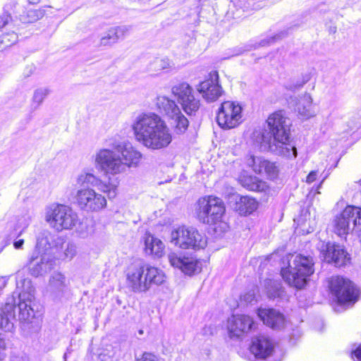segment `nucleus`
<instances>
[{
  "label": "nucleus",
  "mask_w": 361,
  "mask_h": 361,
  "mask_svg": "<svg viewBox=\"0 0 361 361\" xmlns=\"http://www.w3.org/2000/svg\"><path fill=\"white\" fill-rule=\"evenodd\" d=\"M18 298L19 320L22 328L28 333L38 331L41 324V314L35 312V288L29 279H21L16 281V289L11 298L7 299L4 307H0V329L11 331L16 320V296Z\"/></svg>",
  "instance_id": "1"
},
{
  "label": "nucleus",
  "mask_w": 361,
  "mask_h": 361,
  "mask_svg": "<svg viewBox=\"0 0 361 361\" xmlns=\"http://www.w3.org/2000/svg\"><path fill=\"white\" fill-rule=\"evenodd\" d=\"M266 123L267 128H257L252 133L255 147L262 152L295 158L297 150L289 143L290 124L284 112L277 111L270 114Z\"/></svg>",
  "instance_id": "2"
},
{
  "label": "nucleus",
  "mask_w": 361,
  "mask_h": 361,
  "mask_svg": "<svg viewBox=\"0 0 361 361\" xmlns=\"http://www.w3.org/2000/svg\"><path fill=\"white\" fill-rule=\"evenodd\" d=\"M142 154L130 143L121 142L112 149L101 148L94 154L95 168L105 175L115 176L137 168Z\"/></svg>",
  "instance_id": "3"
},
{
  "label": "nucleus",
  "mask_w": 361,
  "mask_h": 361,
  "mask_svg": "<svg viewBox=\"0 0 361 361\" xmlns=\"http://www.w3.org/2000/svg\"><path fill=\"white\" fill-rule=\"evenodd\" d=\"M135 140L144 147L161 150L169 146L173 135L165 121L158 114L142 113L135 117L131 125Z\"/></svg>",
  "instance_id": "4"
},
{
  "label": "nucleus",
  "mask_w": 361,
  "mask_h": 361,
  "mask_svg": "<svg viewBox=\"0 0 361 361\" xmlns=\"http://www.w3.org/2000/svg\"><path fill=\"white\" fill-rule=\"evenodd\" d=\"M166 280L164 272L149 264H132L126 270V285L135 293H145Z\"/></svg>",
  "instance_id": "5"
},
{
  "label": "nucleus",
  "mask_w": 361,
  "mask_h": 361,
  "mask_svg": "<svg viewBox=\"0 0 361 361\" xmlns=\"http://www.w3.org/2000/svg\"><path fill=\"white\" fill-rule=\"evenodd\" d=\"M225 210L222 200L213 196L200 198L195 208V214L200 222L210 225L219 224L223 231L228 228V224L222 221Z\"/></svg>",
  "instance_id": "6"
},
{
  "label": "nucleus",
  "mask_w": 361,
  "mask_h": 361,
  "mask_svg": "<svg viewBox=\"0 0 361 361\" xmlns=\"http://www.w3.org/2000/svg\"><path fill=\"white\" fill-rule=\"evenodd\" d=\"M314 264L312 257L297 255L288 267L281 269L282 278L289 286L301 289L305 287L308 278L314 273Z\"/></svg>",
  "instance_id": "7"
},
{
  "label": "nucleus",
  "mask_w": 361,
  "mask_h": 361,
  "mask_svg": "<svg viewBox=\"0 0 361 361\" xmlns=\"http://www.w3.org/2000/svg\"><path fill=\"white\" fill-rule=\"evenodd\" d=\"M44 219L57 232L73 230L80 223L78 213L71 207L56 203L45 208Z\"/></svg>",
  "instance_id": "8"
},
{
  "label": "nucleus",
  "mask_w": 361,
  "mask_h": 361,
  "mask_svg": "<svg viewBox=\"0 0 361 361\" xmlns=\"http://www.w3.org/2000/svg\"><path fill=\"white\" fill-rule=\"evenodd\" d=\"M335 233L343 237L353 231H361V208L348 205L336 214L332 221Z\"/></svg>",
  "instance_id": "9"
},
{
  "label": "nucleus",
  "mask_w": 361,
  "mask_h": 361,
  "mask_svg": "<svg viewBox=\"0 0 361 361\" xmlns=\"http://www.w3.org/2000/svg\"><path fill=\"white\" fill-rule=\"evenodd\" d=\"M171 243L182 249H204L207 244L205 235L196 228L180 226L171 233Z\"/></svg>",
  "instance_id": "10"
},
{
  "label": "nucleus",
  "mask_w": 361,
  "mask_h": 361,
  "mask_svg": "<svg viewBox=\"0 0 361 361\" xmlns=\"http://www.w3.org/2000/svg\"><path fill=\"white\" fill-rule=\"evenodd\" d=\"M328 282L331 293L336 296L339 304L349 306L357 301L358 290L348 279L333 276Z\"/></svg>",
  "instance_id": "11"
},
{
  "label": "nucleus",
  "mask_w": 361,
  "mask_h": 361,
  "mask_svg": "<svg viewBox=\"0 0 361 361\" xmlns=\"http://www.w3.org/2000/svg\"><path fill=\"white\" fill-rule=\"evenodd\" d=\"M74 199L78 207L87 213L99 212L107 204L104 196L89 187L78 190Z\"/></svg>",
  "instance_id": "12"
},
{
  "label": "nucleus",
  "mask_w": 361,
  "mask_h": 361,
  "mask_svg": "<svg viewBox=\"0 0 361 361\" xmlns=\"http://www.w3.org/2000/svg\"><path fill=\"white\" fill-rule=\"evenodd\" d=\"M178 103L188 115H195L200 107V100L194 95L193 89L187 82H181L171 88Z\"/></svg>",
  "instance_id": "13"
},
{
  "label": "nucleus",
  "mask_w": 361,
  "mask_h": 361,
  "mask_svg": "<svg viewBox=\"0 0 361 361\" xmlns=\"http://www.w3.org/2000/svg\"><path fill=\"white\" fill-rule=\"evenodd\" d=\"M242 107L234 102L226 101L221 104L216 116V122L223 129L235 128L241 123Z\"/></svg>",
  "instance_id": "14"
},
{
  "label": "nucleus",
  "mask_w": 361,
  "mask_h": 361,
  "mask_svg": "<svg viewBox=\"0 0 361 361\" xmlns=\"http://www.w3.org/2000/svg\"><path fill=\"white\" fill-rule=\"evenodd\" d=\"M197 92L207 102L216 101L223 94L224 90L219 81V73L211 71L196 87Z\"/></svg>",
  "instance_id": "15"
},
{
  "label": "nucleus",
  "mask_w": 361,
  "mask_h": 361,
  "mask_svg": "<svg viewBox=\"0 0 361 361\" xmlns=\"http://www.w3.org/2000/svg\"><path fill=\"white\" fill-rule=\"evenodd\" d=\"M54 262L51 256L47 253L34 250L26 264L29 274L38 277L51 271L54 267Z\"/></svg>",
  "instance_id": "16"
},
{
  "label": "nucleus",
  "mask_w": 361,
  "mask_h": 361,
  "mask_svg": "<svg viewBox=\"0 0 361 361\" xmlns=\"http://www.w3.org/2000/svg\"><path fill=\"white\" fill-rule=\"evenodd\" d=\"M323 259L328 263L333 262L336 267L345 266L350 262V257L343 247L339 245L322 242L319 245Z\"/></svg>",
  "instance_id": "17"
},
{
  "label": "nucleus",
  "mask_w": 361,
  "mask_h": 361,
  "mask_svg": "<svg viewBox=\"0 0 361 361\" xmlns=\"http://www.w3.org/2000/svg\"><path fill=\"white\" fill-rule=\"evenodd\" d=\"M170 264L180 269L187 275L197 274L202 270V263L192 256H185L176 253H171L168 256Z\"/></svg>",
  "instance_id": "18"
},
{
  "label": "nucleus",
  "mask_w": 361,
  "mask_h": 361,
  "mask_svg": "<svg viewBox=\"0 0 361 361\" xmlns=\"http://www.w3.org/2000/svg\"><path fill=\"white\" fill-rule=\"evenodd\" d=\"M252 319L245 314L233 315L228 321V330L231 338H240L252 328Z\"/></svg>",
  "instance_id": "19"
},
{
  "label": "nucleus",
  "mask_w": 361,
  "mask_h": 361,
  "mask_svg": "<svg viewBox=\"0 0 361 361\" xmlns=\"http://www.w3.org/2000/svg\"><path fill=\"white\" fill-rule=\"evenodd\" d=\"M68 282L64 274L54 271L49 277L46 293L53 299L61 298L68 289Z\"/></svg>",
  "instance_id": "20"
},
{
  "label": "nucleus",
  "mask_w": 361,
  "mask_h": 361,
  "mask_svg": "<svg viewBox=\"0 0 361 361\" xmlns=\"http://www.w3.org/2000/svg\"><path fill=\"white\" fill-rule=\"evenodd\" d=\"M257 314L264 324L273 329H281L285 325L286 319L284 315L276 310L260 308L258 310Z\"/></svg>",
  "instance_id": "21"
},
{
  "label": "nucleus",
  "mask_w": 361,
  "mask_h": 361,
  "mask_svg": "<svg viewBox=\"0 0 361 361\" xmlns=\"http://www.w3.org/2000/svg\"><path fill=\"white\" fill-rule=\"evenodd\" d=\"M142 240L145 245V252L154 258H161L165 254V245L158 238L149 233H145Z\"/></svg>",
  "instance_id": "22"
},
{
  "label": "nucleus",
  "mask_w": 361,
  "mask_h": 361,
  "mask_svg": "<svg viewBox=\"0 0 361 361\" xmlns=\"http://www.w3.org/2000/svg\"><path fill=\"white\" fill-rule=\"evenodd\" d=\"M273 348L271 341L264 336H260L253 338L250 351L255 357L264 360L272 353Z\"/></svg>",
  "instance_id": "23"
},
{
  "label": "nucleus",
  "mask_w": 361,
  "mask_h": 361,
  "mask_svg": "<svg viewBox=\"0 0 361 361\" xmlns=\"http://www.w3.org/2000/svg\"><path fill=\"white\" fill-rule=\"evenodd\" d=\"M292 102L295 110L303 118H309L315 115L313 99L310 94L305 93L298 99H291L290 104Z\"/></svg>",
  "instance_id": "24"
},
{
  "label": "nucleus",
  "mask_w": 361,
  "mask_h": 361,
  "mask_svg": "<svg viewBox=\"0 0 361 361\" xmlns=\"http://www.w3.org/2000/svg\"><path fill=\"white\" fill-rule=\"evenodd\" d=\"M130 26L121 25L110 28L100 39V45L111 46L128 35Z\"/></svg>",
  "instance_id": "25"
},
{
  "label": "nucleus",
  "mask_w": 361,
  "mask_h": 361,
  "mask_svg": "<svg viewBox=\"0 0 361 361\" xmlns=\"http://www.w3.org/2000/svg\"><path fill=\"white\" fill-rule=\"evenodd\" d=\"M157 106L159 111L170 118L179 114L180 109L173 100L165 96H159L157 98Z\"/></svg>",
  "instance_id": "26"
},
{
  "label": "nucleus",
  "mask_w": 361,
  "mask_h": 361,
  "mask_svg": "<svg viewBox=\"0 0 361 361\" xmlns=\"http://www.w3.org/2000/svg\"><path fill=\"white\" fill-rule=\"evenodd\" d=\"M257 202L249 196H241L236 202L235 209L241 215L252 213L257 208Z\"/></svg>",
  "instance_id": "27"
},
{
  "label": "nucleus",
  "mask_w": 361,
  "mask_h": 361,
  "mask_svg": "<svg viewBox=\"0 0 361 361\" xmlns=\"http://www.w3.org/2000/svg\"><path fill=\"white\" fill-rule=\"evenodd\" d=\"M118 183L113 180L111 178H109L108 181H104L97 177V180L92 186H95L100 191L108 193L109 197H114L116 195V189Z\"/></svg>",
  "instance_id": "28"
},
{
  "label": "nucleus",
  "mask_w": 361,
  "mask_h": 361,
  "mask_svg": "<svg viewBox=\"0 0 361 361\" xmlns=\"http://www.w3.org/2000/svg\"><path fill=\"white\" fill-rule=\"evenodd\" d=\"M44 15L42 10H27L23 14L20 15V20L23 23H32L41 19Z\"/></svg>",
  "instance_id": "29"
},
{
  "label": "nucleus",
  "mask_w": 361,
  "mask_h": 361,
  "mask_svg": "<svg viewBox=\"0 0 361 361\" xmlns=\"http://www.w3.org/2000/svg\"><path fill=\"white\" fill-rule=\"evenodd\" d=\"M49 94V90L47 87H39L36 89L34 91L32 97V107L34 109H38Z\"/></svg>",
  "instance_id": "30"
},
{
  "label": "nucleus",
  "mask_w": 361,
  "mask_h": 361,
  "mask_svg": "<svg viewBox=\"0 0 361 361\" xmlns=\"http://www.w3.org/2000/svg\"><path fill=\"white\" fill-rule=\"evenodd\" d=\"M18 36L15 31L4 32L0 36V49H4L15 44Z\"/></svg>",
  "instance_id": "31"
},
{
  "label": "nucleus",
  "mask_w": 361,
  "mask_h": 361,
  "mask_svg": "<svg viewBox=\"0 0 361 361\" xmlns=\"http://www.w3.org/2000/svg\"><path fill=\"white\" fill-rule=\"evenodd\" d=\"M264 162H268V161L262 159V157H257L252 155L247 160V165L251 166L253 171L257 173H263L265 166Z\"/></svg>",
  "instance_id": "32"
},
{
  "label": "nucleus",
  "mask_w": 361,
  "mask_h": 361,
  "mask_svg": "<svg viewBox=\"0 0 361 361\" xmlns=\"http://www.w3.org/2000/svg\"><path fill=\"white\" fill-rule=\"evenodd\" d=\"M50 233L48 231L40 232L37 237V243L35 250L40 252V250H47L50 247L49 243Z\"/></svg>",
  "instance_id": "33"
},
{
  "label": "nucleus",
  "mask_w": 361,
  "mask_h": 361,
  "mask_svg": "<svg viewBox=\"0 0 361 361\" xmlns=\"http://www.w3.org/2000/svg\"><path fill=\"white\" fill-rule=\"evenodd\" d=\"M174 120L176 130L179 133H184L188 127V120L181 114L180 110L179 114L174 117H171Z\"/></svg>",
  "instance_id": "34"
},
{
  "label": "nucleus",
  "mask_w": 361,
  "mask_h": 361,
  "mask_svg": "<svg viewBox=\"0 0 361 361\" xmlns=\"http://www.w3.org/2000/svg\"><path fill=\"white\" fill-rule=\"evenodd\" d=\"M97 180V176L93 173L82 172L77 176L76 183L80 185H83L85 184H90L91 185H93V184L95 183V180Z\"/></svg>",
  "instance_id": "35"
},
{
  "label": "nucleus",
  "mask_w": 361,
  "mask_h": 361,
  "mask_svg": "<svg viewBox=\"0 0 361 361\" xmlns=\"http://www.w3.org/2000/svg\"><path fill=\"white\" fill-rule=\"evenodd\" d=\"M77 253L76 245L73 242H68L64 248L63 259L71 260L76 256Z\"/></svg>",
  "instance_id": "36"
},
{
  "label": "nucleus",
  "mask_w": 361,
  "mask_h": 361,
  "mask_svg": "<svg viewBox=\"0 0 361 361\" xmlns=\"http://www.w3.org/2000/svg\"><path fill=\"white\" fill-rule=\"evenodd\" d=\"M242 185L250 190H259L260 185L257 183V178L252 177L245 178L241 180Z\"/></svg>",
  "instance_id": "37"
},
{
  "label": "nucleus",
  "mask_w": 361,
  "mask_h": 361,
  "mask_svg": "<svg viewBox=\"0 0 361 361\" xmlns=\"http://www.w3.org/2000/svg\"><path fill=\"white\" fill-rule=\"evenodd\" d=\"M264 164H265V166L263 173H266L270 178H274L278 173V169L275 164L269 161L268 162H264Z\"/></svg>",
  "instance_id": "38"
},
{
  "label": "nucleus",
  "mask_w": 361,
  "mask_h": 361,
  "mask_svg": "<svg viewBox=\"0 0 361 361\" xmlns=\"http://www.w3.org/2000/svg\"><path fill=\"white\" fill-rule=\"evenodd\" d=\"M19 1L20 0H8L4 8V11L8 13L11 12L18 13L20 11H18L17 7L19 5Z\"/></svg>",
  "instance_id": "39"
},
{
  "label": "nucleus",
  "mask_w": 361,
  "mask_h": 361,
  "mask_svg": "<svg viewBox=\"0 0 361 361\" xmlns=\"http://www.w3.org/2000/svg\"><path fill=\"white\" fill-rule=\"evenodd\" d=\"M272 283V288L273 290H268V296L270 298H276L280 297L283 290H281V287L280 284L277 282H271Z\"/></svg>",
  "instance_id": "40"
},
{
  "label": "nucleus",
  "mask_w": 361,
  "mask_h": 361,
  "mask_svg": "<svg viewBox=\"0 0 361 361\" xmlns=\"http://www.w3.org/2000/svg\"><path fill=\"white\" fill-rule=\"evenodd\" d=\"M311 78V75L310 73L302 74L301 78L298 80L295 84L293 86H290V90H295L302 87L305 84H306Z\"/></svg>",
  "instance_id": "41"
},
{
  "label": "nucleus",
  "mask_w": 361,
  "mask_h": 361,
  "mask_svg": "<svg viewBox=\"0 0 361 361\" xmlns=\"http://www.w3.org/2000/svg\"><path fill=\"white\" fill-rule=\"evenodd\" d=\"M13 24L12 17L11 13H6L0 16V30L4 28L6 26H11Z\"/></svg>",
  "instance_id": "42"
},
{
  "label": "nucleus",
  "mask_w": 361,
  "mask_h": 361,
  "mask_svg": "<svg viewBox=\"0 0 361 361\" xmlns=\"http://www.w3.org/2000/svg\"><path fill=\"white\" fill-rule=\"evenodd\" d=\"M154 64L159 70H165L171 67V62L169 59H157Z\"/></svg>",
  "instance_id": "43"
},
{
  "label": "nucleus",
  "mask_w": 361,
  "mask_h": 361,
  "mask_svg": "<svg viewBox=\"0 0 361 361\" xmlns=\"http://www.w3.org/2000/svg\"><path fill=\"white\" fill-rule=\"evenodd\" d=\"M136 361H160L159 359L154 354L145 353L141 357L137 358Z\"/></svg>",
  "instance_id": "44"
},
{
  "label": "nucleus",
  "mask_w": 361,
  "mask_h": 361,
  "mask_svg": "<svg viewBox=\"0 0 361 361\" xmlns=\"http://www.w3.org/2000/svg\"><path fill=\"white\" fill-rule=\"evenodd\" d=\"M283 35H284V33L281 32V33L271 37H269L267 39H263L260 42L259 46L263 47V46L269 45V44H271L272 42H274L275 40H276L279 38H281Z\"/></svg>",
  "instance_id": "45"
},
{
  "label": "nucleus",
  "mask_w": 361,
  "mask_h": 361,
  "mask_svg": "<svg viewBox=\"0 0 361 361\" xmlns=\"http://www.w3.org/2000/svg\"><path fill=\"white\" fill-rule=\"evenodd\" d=\"M31 221V218L30 216H27V217H25L22 222H20V227H22V229L21 231H20L19 234H18V236L21 235L22 233L24 232V231L27 228V226H29L30 223Z\"/></svg>",
  "instance_id": "46"
},
{
  "label": "nucleus",
  "mask_w": 361,
  "mask_h": 361,
  "mask_svg": "<svg viewBox=\"0 0 361 361\" xmlns=\"http://www.w3.org/2000/svg\"><path fill=\"white\" fill-rule=\"evenodd\" d=\"M317 171H311L307 176L306 182L308 183H312V182H314L317 179Z\"/></svg>",
  "instance_id": "47"
},
{
  "label": "nucleus",
  "mask_w": 361,
  "mask_h": 361,
  "mask_svg": "<svg viewBox=\"0 0 361 361\" xmlns=\"http://www.w3.org/2000/svg\"><path fill=\"white\" fill-rule=\"evenodd\" d=\"M352 358L353 360L356 358L358 361H361V345L352 352Z\"/></svg>",
  "instance_id": "48"
},
{
  "label": "nucleus",
  "mask_w": 361,
  "mask_h": 361,
  "mask_svg": "<svg viewBox=\"0 0 361 361\" xmlns=\"http://www.w3.org/2000/svg\"><path fill=\"white\" fill-rule=\"evenodd\" d=\"M6 349V342L4 338L0 337V360H3L5 357V355L4 353H2V350Z\"/></svg>",
  "instance_id": "49"
},
{
  "label": "nucleus",
  "mask_w": 361,
  "mask_h": 361,
  "mask_svg": "<svg viewBox=\"0 0 361 361\" xmlns=\"http://www.w3.org/2000/svg\"><path fill=\"white\" fill-rule=\"evenodd\" d=\"M9 276H0V290H2L7 284Z\"/></svg>",
  "instance_id": "50"
},
{
  "label": "nucleus",
  "mask_w": 361,
  "mask_h": 361,
  "mask_svg": "<svg viewBox=\"0 0 361 361\" xmlns=\"http://www.w3.org/2000/svg\"><path fill=\"white\" fill-rule=\"evenodd\" d=\"M24 244V240L20 239L18 240H15L13 243V246L16 249L20 250L23 248V245Z\"/></svg>",
  "instance_id": "51"
},
{
  "label": "nucleus",
  "mask_w": 361,
  "mask_h": 361,
  "mask_svg": "<svg viewBox=\"0 0 361 361\" xmlns=\"http://www.w3.org/2000/svg\"><path fill=\"white\" fill-rule=\"evenodd\" d=\"M244 300L246 302H251L252 300H255V295L254 293H247L244 295Z\"/></svg>",
  "instance_id": "52"
},
{
  "label": "nucleus",
  "mask_w": 361,
  "mask_h": 361,
  "mask_svg": "<svg viewBox=\"0 0 361 361\" xmlns=\"http://www.w3.org/2000/svg\"><path fill=\"white\" fill-rule=\"evenodd\" d=\"M27 1L31 4H35L40 1V0H27Z\"/></svg>",
  "instance_id": "53"
},
{
  "label": "nucleus",
  "mask_w": 361,
  "mask_h": 361,
  "mask_svg": "<svg viewBox=\"0 0 361 361\" xmlns=\"http://www.w3.org/2000/svg\"><path fill=\"white\" fill-rule=\"evenodd\" d=\"M17 357L13 358V361H17ZM23 361H27L25 358H23Z\"/></svg>",
  "instance_id": "54"
},
{
  "label": "nucleus",
  "mask_w": 361,
  "mask_h": 361,
  "mask_svg": "<svg viewBox=\"0 0 361 361\" xmlns=\"http://www.w3.org/2000/svg\"><path fill=\"white\" fill-rule=\"evenodd\" d=\"M323 181H324V179L320 182V184H319V185L317 187V189H319V188H320V187H321V185H322V184Z\"/></svg>",
  "instance_id": "55"
},
{
  "label": "nucleus",
  "mask_w": 361,
  "mask_h": 361,
  "mask_svg": "<svg viewBox=\"0 0 361 361\" xmlns=\"http://www.w3.org/2000/svg\"><path fill=\"white\" fill-rule=\"evenodd\" d=\"M214 230H215L216 231H217V230H218V227H217V226H216V227H214Z\"/></svg>",
  "instance_id": "56"
}]
</instances>
